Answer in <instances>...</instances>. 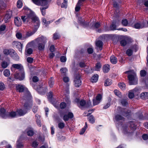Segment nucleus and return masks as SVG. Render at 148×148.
I'll list each match as a JSON object with an SVG mask.
<instances>
[{
	"label": "nucleus",
	"mask_w": 148,
	"mask_h": 148,
	"mask_svg": "<svg viewBox=\"0 0 148 148\" xmlns=\"http://www.w3.org/2000/svg\"><path fill=\"white\" fill-rule=\"evenodd\" d=\"M13 68L18 70V72L16 73L14 75V77L16 79L19 80H22L25 78V72L23 66L21 64H13L12 65Z\"/></svg>",
	"instance_id": "1"
},
{
	"label": "nucleus",
	"mask_w": 148,
	"mask_h": 148,
	"mask_svg": "<svg viewBox=\"0 0 148 148\" xmlns=\"http://www.w3.org/2000/svg\"><path fill=\"white\" fill-rule=\"evenodd\" d=\"M29 12V14H28V19L32 20V21L34 25V28L36 29V30H37L39 28L40 24V21L39 18L34 12L28 8Z\"/></svg>",
	"instance_id": "2"
},
{
	"label": "nucleus",
	"mask_w": 148,
	"mask_h": 148,
	"mask_svg": "<svg viewBox=\"0 0 148 148\" xmlns=\"http://www.w3.org/2000/svg\"><path fill=\"white\" fill-rule=\"evenodd\" d=\"M124 73L128 75L127 78L130 85H136L137 84L138 79L136 73L133 70L126 71Z\"/></svg>",
	"instance_id": "3"
},
{
	"label": "nucleus",
	"mask_w": 148,
	"mask_h": 148,
	"mask_svg": "<svg viewBox=\"0 0 148 148\" xmlns=\"http://www.w3.org/2000/svg\"><path fill=\"white\" fill-rule=\"evenodd\" d=\"M38 43L37 48L39 51H42L44 50L45 45L47 42V39L43 36H39L35 40Z\"/></svg>",
	"instance_id": "4"
},
{
	"label": "nucleus",
	"mask_w": 148,
	"mask_h": 148,
	"mask_svg": "<svg viewBox=\"0 0 148 148\" xmlns=\"http://www.w3.org/2000/svg\"><path fill=\"white\" fill-rule=\"evenodd\" d=\"M28 135V129H26L24 132H23L19 139L16 142V148H21L23 147L22 140L26 139Z\"/></svg>",
	"instance_id": "5"
},
{
	"label": "nucleus",
	"mask_w": 148,
	"mask_h": 148,
	"mask_svg": "<svg viewBox=\"0 0 148 148\" xmlns=\"http://www.w3.org/2000/svg\"><path fill=\"white\" fill-rule=\"evenodd\" d=\"M75 101L77 103V105L79 107H84L88 108L91 106V102L90 101H88L86 103L85 101L82 100L79 101V99L78 98H76L75 100Z\"/></svg>",
	"instance_id": "6"
},
{
	"label": "nucleus",
	"mask_w": 148,
	"mask_h": 148,
	"mask_svg": "<svg viewBox=\"0 0 148 148\" xmlns=\"http://www.w3.org/2000/svg\"><path fill=\"white\" fill-rule=\"evenodd\" d=\"M23 110L21 109H18L16 111L17 115L19 116H23L26 114L27 112L28 102H26L24 104Z\"/></svg>",
	"instance_id": "7"
},
{
	"label": "nucleus",
	"mask_w": 148,
	"mask_h": 148,
	"mask_svg": "<svg viewBox=\"0 0 148 148\" xmlns=\"http://www.w3.org/2000/svg\"><path fill=\"white\" fill-rule=\"evenodd\" d=\"M130 127L133 130L131 132L128 131V127L126 125H123V131L124 134H127L129 133H132L135 130L136 128V126L134 124L133 121H130Z\"/></svg>",
	"instance_id": "8"
},
{
	"label": "nucleus",
	"mask_w": 148,
	"mask_h": 148,
	"mask_svg": "<svg viewBox=\"0 0 148 148\" xmlns=\"http://www.w3.org/2000/svg\"><path fill=\"white\" fill-rule=\"evenodd\" d=\"M80 76L78 74H76L74 79V85L76 87H79L81 84V81L80 79Z\"/></svg>",
	"instance_id": "9"
},
{
	"label": "nucleus",
	"mask_w": 148,
	"mask_h": 148,
	"mask_svg": "<svg viewBox=\"0 0 148 148\" xmlns=\"http://www.w3.org/2000/svg\"><path fill=\"white\" fill-rule=\"evenodd\" d=\"M12 44L14 47L17 48L19 51H21L22 44L20 42L14 41L12 42Z\"/></svg>",
	"instance_id": "10"
},
{
	"label": "nucleus",
	"mask_w": 148,
	"mask_h": 148,
	"mask_svg": "<svg viewBox=\"0 0 148 148\" xmlns=\"http://www.w3.org/2000/svg\"><path fill=\"white\" fill-rule=\"evenodd\" d=\"M78 22L80 25L84 27L88 26L89 25V23L88 22H85L84 19L82 18L81 17H79Z\"/></svg>",
	"instance_id": "11"
},
{
	"label": "nucleus",
	"mask_w": 148,
	"mask_h": 148,
	"mask_svg": "<svg viewBox=\"0 0 148 148\" xmlns=\"http://www.w3.org/2000/svg\"><path fill=\"white\" fill-rule=\"evenodd\" d=\"M7 114L6 119L14 118H15L17 115L16 112L14 111H12L11 112H7Z\"/></svg>",
	"instance_id": "12"
},
{
	"label": "nucleus",
	"mask_w": 148,
	"mask_h": 148,
	"mask_svg": "<svg viewBox=\"0 0 148 148\" xmlns=\"http://www.w3.org/2000/svg\"><path fill=\"white\" fill-rule=\"evenodd\" d=\"M16 90L17 92H24L25 88L23 85L19 84H16Z\"/></svg>",
	"instance_id": "13"
},
{
	"label": "nucleus",
	"mask_w": 148,
	"mask_h": 148,
	"mask_svg": "<svg viewBox=\"0 0 148 148\" xmlns=\"http://www.w3.org/2000/svg\"><path fill=\"white\" fill-rule=\"evenodd\" d=\"M102 99V96L100 94H98L96 96V99H93V104L94 105L98 104L100 102Z\"/></svg>",
	"instance_id": "14"
},
{
	"label": "nucleus",
	"mask_w": 148,
	"mask_h": 148,
	"mask_svg": "<svg viewBox=\"0 0 148 148\" xmlns=\"http://www.w3.org/2000/svg\"><path fill=\"white\" fill-rule=\"evenodd\" d=\"M73 117V114L71 112H69L67 114L64 115L63 117V119L66 121H68L69 119H71Z\"/></svg>",
	"instance_id": "15"
},
{
	"label": "nucleus",
	"mask_w": 148,
	"mask_h": 148,
	"mask_svg": "<svg viewBox=\"0 0 148 148\" xmlns=\"http://www.w3.org/2000/svg\"><path fill=\"white\" fill-rule=\"evenodd\" d=\"M119 21H114L110 26V29L111 30H114L116 29V26L119 25Z\"/></svg>",
	"instance_id": "16"
},
{
	"label": "nucleus",
	"mask_w": 148,
	"mask_h": 148,
	"mask_svg": "<svg viewBox=\"0 0 148 148\" xmlns=\"http://www.w3.org/2000/svg\"><path fill=\"white\" fill-rule=\"evenodd\" d=\"M7 112L5 109L1 108L0 109V116L3 118L6 119L7 116Z\"/></svg>",
	"instance_id": "17"
},
{
	"label": "nucleus",
	"mask_w": 148,
	"mask_h": 148,
	"mask_svg": "<svg viewBox=\"0 0 148 148\" xmlns=\"http://www.w3.org/2000/svg\"><path fill=\"white\" fill-rule=\"evenodd\" d=\"M14 23L17 27L20 26L22 24L21 19L18 17H15L14 19Z\"/></svg>",
	"instance_id": "18"
},
{
	"label": "nucleus",
	"mask_w": 148,
	"mask_h": 148,
	"mask_svg": "<svg viewBox=\"0 0 148 148\" xmlns=\"http://www.w3.org/2000/svg\"><path fill=\"white\" fill-rule=\"evenodd\" d=\"M145 24L144 22H142L140 23H137L134 25V27L137 29H140L142 28L145 27Z\"/></svg>",
	"instance_id": "19"
},
{
	"label": "nucleus",
	"mask_w": 148,
	"mask_h": 148,
	"mask_svg": "<svg viewBox=\"0 0 148 148\" xmlns=\"http://www.w3.org/2000/svg\"><path fill=\"white\" fill-rule=\"evenodd\" d=\"M47 88L46 87H39L37 89L38 92L41 95H44L47 91Z\"/></svg>",
	"instance_id": "20"
},
{
	"label": "nucleus",
	"mask_w": 148,
	"mask_h": 148,
	"mask_svg": "<svg viewBox=\"0 0 148 148\" xmlns=\"http://www.w3.org/2000/svg\"><path fill=\"white\" fill-rule=\"evenodd\" d=\"M12 16V13L11 12H8L5 14L4 17V21L6 23L8 22Z\"/></svg>",
	"instance_id": "21"
},
{
	"label": "nucleus",
	"mask_w": 148,
	"mask_h": 148,
	"mask_svg": "<svg viewBox=\"0 0 148 148\" xmlns=\"http://www.w3.org/2000/svg\"><path fill=\"white\" fill-rule=\"evenodd\" d=\"M35 133L34 129L31 127H28V135L29 136H32Z\"/></svg>",
	"instance_id": "22"
},
{
	"label": "nucleus",
	"mask_w": 148,
	"mask_h": 148,
	"mask_svg": "<svg viewBox=\"0 0 148 148\" xmlns=\"http://www.w3.org/2000/svg\"><path fill=\"white\" fill-rule=\"evenodd\" d=\"M140 98L142 99H148V92H144L140 94Z\"/></svg>",
	"instance_id": "23"
},
{
	"label": "nucleus",
	"mask_w": 148,
	"mask_h": 148,
	"mask_svg": "<svg viewBox=\"0 0 148 148\" xmlns=\"http://www.w3.org/2000/svg\"><path fill=\"white\" fill-rule=\"evenodd\" d=\"M110 69V66L108 64H105L103 67V71L105 73L108 72Z\"/></svg>",
	"instance_id": "24"
},
{
	"label": "nucleus",
	"mask_w": 148,
	"mask_h": 148,
	"mask_svg": "<svg viewBox=\"0 0 148 148\" xmlns=\"http://www.w3.org/2000/svg\"><path fill=\"white\" fill-rule=\"evenodd\" d=\"M111 62L113 64H116L117 62V58L114 56H111L110 58Z\"/></svg>",
	"instance_id": "25"
},
{
	"label": "nucleus",
	"mask_w": 148,
	"mask_h": 148,
	"mask_svg": "<svg viewBox=\"0 0 148 148\" xmlns=\"http://www.w3.org/2000/svg\"><path fill=\"white\" fill-rule=\"evenodd\" d=\"M28 107L30 106L31 107L32 105V97L30 93L28 92Z\"/></svg>",
	"instance_id": "26"
},
{
	"label": "nucleus",
	"mask_w": 148,
	"mask_h": 148,
	"mask_svg": "<svg viewBox=\"0 0 148 148\" xmlns=\"http://www.w3.org/2000/svg\"><path fill=\"white\" fill-rule=\"evenodd\" d=\"M24 15L21 16V19L23 22L25 23L26 21H28V14L27 13L24 14Z\"/></svg>",
	"instance_id": "27"
},
{
	"label": "nucleus",
	"mask_w": 148,
	"mask_h": 148,
	"mask_svg": "<svg viewBox=\"0 0 148 148\" xmlns=\"http://www.w3.org/2000/svg\"><path fill=\"white\" fill-rule=\"evenodd\" d=\"M9 63L5 61H3L1 63V66L3 69L6 68L9 65Z\"/></svg>",
	"instance_id": "28"
},
{
	"label": "nucleus",
	"mask_w": 148,
	"mask_h": 148,
	"mask_svg": "<svg viewBox=\"0 0 148 148\" xmlns=\"http://www.w3.org/2000/svg\"><path fill=\"white\" fill-rule=\"evenodd\" d=\"M98 75H96L92 77L91 81L92 82H96L98 79Z\"/></svg>",
	"instance_id": "29"
},
{
	"label": "nucleus",
	"mask_w": 148,
	"mask_h": 148,
	"mask_svg": "<svg viewBox=\"0 0 148 148\" xmlns=\"http://www.w3.org/2000/svg\"><path fill=\"white\" fill-rule=\"evenodd\" d=\"M54 80L53 77H51L49 81V84L50 87H51L54 84Z\"/></svg>",
	"instance_id": "30"
},
{
	"label": "nucleus",
	"mask_w": 148,
	"mask_h": 148,
	"mask_svg": "<svg viewBox=\"0 0 148 148\" xmlns=\"http://www.w3.org/2000/svg\"><path fill=\"white\" fill-rule=\"evenodd\" d=\"M16 53V51L13 49H10V52L9 55L11 57H14Z\"/></svg>",
	"instance_id": "31"
},
{
	"label": "nucleus",
	"mask_w": 148,
	"mask_h": 148,
	"mask_svg": "<svg viewBox=\"0 0 148 148\" xmlns=\"http://www.w3.org/2000/svg\"><path fill=\"white\" fill-rule=\"evenodd\" d=\"M111 80L110 79H107L105 82L104 85L105 86H108L112 84Z\"/></svg>",
	"instance_id": "32"
},
{
	"label": "nucleus",
	"mask_w": 148,
	"mask_h": 148,
	"mask_svg": "<svg viewBox=\"0 0 148 148\" xmlns=\"http://www.w3.org/2000/svg\"><path fill=\"white\" fill-rule=\"evenodd\" d=\"M60 71L61 73L64 75H66L67 70L66 68H61Z\"/></svg>",
	"instance_id": "33"
},
{
	"label": "nucleus",
	"mask_w": 148,
	"mask_h": 148,
	"mask_svg": "<svg viewBox=\"0 0 148 148\" xmlns=\"http://www.w3.org/2000/svg\"><path fill=\"white\" fill-rule=\"evenodd\" d=\"M103 44V43L102 41L98 40L96 42V45L97 47L99 48H101L102 47Z\"/></svg>",
	"instance_id": "34"
},
{
	"label": "nucleus",
	"mask_w": 148,
	"mask_h": 148,
	"mask_svg": "<svg viewBox=\"0 0 148 148\" xmlns=\"http://www.w3.org/2000/svg\"><path fill=\"white\" fill-rule=\"evenodd\" d=\"M127 40L126 39H123L120 41V44L122 46H125L127 43Z\"/></svg>",
	"instance_id": "35"
},
{
	"label": "nucleus",
	"mask_w": 148,
	"mask_h": 148,
	"mask_svg": "<svg viewBox=\"0 0 148 148\" xmlns=\"http://www.w3.org/2000/svg\"><path fill=\"white\" fill-rule=\"evenodd\" d=\"M17 7L18 8H21L23 6V2L21 0H18L16 3Z\"/></svg>",
	"instance_id": "36"
},
{
	"label": "nucleus",
	"mask_w": 148,
	"mask_h": 148,
	"mask_svg": "<svg viewBox=\"0 0 148 148\" xmlns=\"http://www.w3.org/2000/svg\"><path fill=\"white\" fill-rule=\"evenodd\" d=\"M4 75L6 77H8L9 76L10 74V71L9 70L6 69L3 71Z\"/></svg>",
	"instance_id": "37"
},
{
	"label": "nucleus",
	"mask_w": 148,
	"mask_h": 148,
	"mask_svg": "<svg viewBox=\"0 0 148 148\" xmlns=\"http://www.w3.org/2000/svg\"><path fill=\"white\" fill-rule=\"evenodd\" d=\"M118 86L122 90H124L125 88L126 85L123 82L119 83Z\"/></svg>",
	"instance_id": "38"
},
{
	"label": "nucleus",
	"mask_w": 148,
	"mask_h": 148,
	"mask_svg": "<svg viewBox=\"0 0 148 148\" xmlns=\"http://www.w3.org/2000/svg\"><path fill=\"white\" fill-rule=\"evenodd\" d=\"M10 49H5L3 50V52L5 56H7L10 54Z\"/></svg>",
	"instance_id": "39"
},
{
	"label": "nucleus",
	"mask_w": 148,
	"mask_h": 148,
	"mask_svg": "<svg viewBox=\"0 0 148 148\" xmlns=\"http://www.w3.org/2000/svg\"><path fill=\"white\" fill-rule=\"evenodd\" d=\"M121 24L124 26H127L128 25V21L126 19H124L122 21Z\"/></svg>",
	"instance_id": "40"
},
{
	"label": "nucleus",
	"mask_w": 148,
	"mask_h": 148,
	"mask_svg": "<svg viewBox=\"0 0 148 148\" xmlns=\"http://www.w3.org/2000/svg\"><path fill=\"white\" fill-rule=\"evenodd\" d=\"M115 119L116 121H119L121 120H123L124 119L121 115L118 114L116 116Z\"/></svg>",
	"instance_id": "41"
},
{
	"label": "nucleus",
	"mask_w": 148,
	"mask_h": 148,
	"mask_svg": "<svg viewBox=\"0 0 148 148\" xmlns=\"http://www.w3.org/2000/svg\"><path fill=\"white\" fill-rule=\"evenodd\" d=\"M88 119L91 123H93L95 122V120L94 117L92 116H90L88 118Z\"/></svg>",
	"instance_id": "42"
},
{
	"label": "nucleus",
	"mask_w": 148,
	"mask_h": 148,
	"mask_svg": "<svg viewBox=\"0 0 148 148\" xmlns=\"http://www.w3.org/2000/svg\"><path fill=\"white\" fill-rule=\"evenodd\" d=\"M121 103L122 105L124 106H125L128 104V103L125 99H123L121 100Z\"/></svg>",
	"instance_id": "43"
},
{
	"label": "nucleus",
	"mask_w": 148,
	"mask_h": 148,
	"mask_svg": "<svg viewBox=\"0 0 148 148\" xmlns=\"http://www.w3.org/2000/svg\"><path fill=\"white\" fill-rule=\"evenodd\" d=\"M67 6V1H65L62 3L61 5V7L62 8H66Z\"/></svg>",
	"instance_id": "44"
},
{
	"label": "nucleus",
	"mask_w": 148,
	"mask_h": 148,
	"mask_svg": "<svg viewBox=\"0 0 148 148\" xmlns=\"http://www.w3.org/2000/svg\"><path fill=\"white\" fill-rule=\"evenodd\" d=\"M131 112L130 110H128L126 112H124L122 113V114L124 116H127L130 115L131 114Z\"/></svg>",
	"instance_id": "45"
},
{
	"label": "nucleus",
	"mask_w": 148,
	"mask_h": 148,
	"mask_svg": "<svg viewBox=\"0 0 148 148\" xmlns=\"http://www.w3.org/2000/svg\"><path fill=\"white\" fill-rule=\"evenodd\" d=\"M82 5L77 3L75 8V11L76 12L79 11L80 9V6Z\"/></svg>",
	"instance_id": "46"
},
{
	"label": "nucleus",
	"mask_w": 148,
	"mask_h": 148,
	"mask_svg": "<svg viewBox=\"0 0 148 148\" xmlns=\"http://www.w3.org/2000/svg\"><path fill=\"white\" fill-rule=\"evenodd\" d=\"M114 92L115 95L117 96L120 97L121 96V92L118 90H114Z\"/></svg>",
	"instance_id": "47"
},
{
	"label": "nucleus",
	"mask_w": 148,
	"mask_h": 148,
	"mask_svg": "<svg viewBox=\"0 0 148 148\" xmlns=\"http://www.w3.org/2000/svg\"><path fill=\"white\" fill-rule=\"evenodd\" d=\"M42 22L44 23V24L46 25L49 24L51 23L50 21H47L45 18H42Z\"/></svg>",
	"instance_id": "48"
},
{
	"label": "nucleus",
	"mask_w": 148,
	"mask_h": 148,
	"mask_svg": "<svg viewBox=\"0 0 148 148\" xmlns=\"http://www.w3.org/2000/svg\"><path fill=\"white\" fill-rule=\"evenodd\" d=\"M146 72L145 70H141L140 71V74L141 77H145L146 75Z\"/></svg>",
	"instance_id": "49"
},
{
	"label": "nucleus",
	"mask_w": 148,
	"mask_h": 148,
	"mask_svg": "<svg viewBox=\"0 0 148 148\" xmlns=\"http://www.w3.org/2000/svg\"><path fill=\"white\" fill-rule=\"evenodd\" d=\"M58 126L60 129H62L64 127L65 124L64 123L60 122L58 124Z\"/></svg>",
	"instance_id": "50"
},
{
	"label": "nucleus",
	"mask_w": 148,
	"mask_h": 148,
	"mask_svg": "<svg viewBox=\"0 0 148 148\" xmlns=\"http://www.w3.org/2000/svg\"><path fill=\"white\" fill-rule=\"evenodd\" d=\"M5 88L4 84L2 82H0V90H3Z\"/></svg>",
	"instance_id": "51"
},
{
	"label": "nucleus",
	"mask_w": 148,
	"mask_h": 148,
	"mask_svg": "<svg viewBox=\"0 0 148 148\" xmlns=\"http://www.w3.org/2000/svg\"><path fill=\"white\" fill-rule=\"evenodd\" d=\"M87 127V126H84V127L81 129V131L80 132L79 134L81 135L83 134L85 132Z\"/></svg>",
	"instance_id": "52"
},
{
	"label": "nucleus",
	"mask_w": 148,
	"mask_h": 148,
	"mask_svg": "<svg viewBox=\"0 0 148 148\" xmlns=\"http://www.w3.org/2000/svg\"><path fill=\"white\" fill-rule=\"evenodd\" d=\"M16 38L18 39H21L22 38V34L21 33L17 32L16 34Z\"/></svg>",
	"instance_id": "53"
},
{
	"label": "nucleus",
	"mask_w": 148,
	"mask_h": 148,
	"mask_svg": "<svg viewBox=\"0 0 148 148\" xmlns=\"http://www.w3.org/2000/svg\"><path fill=\"white\" fill-rule=\"evenodd\" d=\"M25 54L26 56V59L27 62H28V57L27 56H28V44H27L26 46Z\"/></svg>",
	"instance_id": "54"
},
{
	"label": "nucleus",
	"mask_w": 148,
	"mask_h": 148,
	"mask_svg": "<svg viewBox=\"0 0 148 148\" xmlns=\"http://www.w3.org/2000/svg\"><path fill=\"white\" fill-rule=\"evenodd\" d=\"M132 50L131 49H128L127 50L126 53L129 56H131L132 54Z\"/></svg>",
	"instance_id": "55"
},
{
	"label": "nucleus",
	"mask_w": 148,
	"mask_h": 148,
	"mask_svg": "<svg viewBox=\"0 0 148 148\" xmlns=\"http://www.w3.org/2000/svg\"><path fill=\"white\" fill-rule=\"evenodd\" d=\"M60 107L61 109H64L65 108L66 106V103L64 102H62L60 104Z\"/></svg>",
	"instance_id": "56"
},
{
	"label": "nucleus",
	"mask_w": 148,
	"mask_h": 148,
	"mask_svg": "<svg viewBox=\"0 0 148 148\" xmlns=\"http://www.w3.org/2000/svg\"><path fill=\"white\" fill-rule=\"evenodd\" d=\"M6 28V26L5 25H2L0 26V31L2 32L4 31Z\"/></svg>",
	"instance_id": "57"
},
{
	"label": "nucleus",
	"mask_w": 148,
	"mask_h": 148,
	"mask_svg": "<svg viewBox=\"0 0 148 148\" xmlns=\"http://www.w3.org/2000/svg\"><path fill=\"white\" fill-rule=\"evenodd\" d=\"M134 94L131 91H130L128 94V97L130 99H132L134 97Z\"/></svg>",
	"instance_id": "58"
},
{
	"label": "nucleus",
	"mask_w": 148,
	"mask_h": 148,
	"mask_svg": "<svg viewBox=\"0 0 148 148\" xmlns=\"http://www.w3.org/2000/svg\"><path fill=\"white\" fill-rule=\"evenodd\" d=\"M60 37V36L58 35L57 33H55L53 35V38L54 40H56L58 39Z\"/></svg>",
	"instance_id": "59"
},
{
	"label": "nucleus",
	"mask_w": 148,
	"mask_h": 148,
	"mask_svg": "<svg viewBox=\"0 0 148 148\" xmlns=\"http://www.w3.org/2000/svg\"><path fill=\"white\" fill-rule=\"evenodd\" d=\"M66 60V58L64 56H62L60 58V61L63 62H65Z\"/></svg>",
	"instance_id": "60"
},
{
	"label": "nucleus",
	"mask_w": 148,
	"mask_h": 148,
	"mask_svg": "<svg viewBox=\"0 0 148 148\" xmlns=\"http://www.w3.org/2000/svg\"><path fill=\"white\" fill-rule=\"evenodd\" d=\"M100 27V24L99 23L97 22L94 24V27L95 28H98Z\"/></svg>",
	"instance_id": "61"
},
{
	"label": "nucleus",
	"mask_w": 148,
	"mask_h": 148,
	"mask_svg": "<svg viewBox=\"0 0 148 148\" xmlns=\"http://www.w3.org/2000/svg\"><path fill=\"white\" fill-rule=\"evenodd\" d=\"M14 60H18L19 59V57L18 55L16 53V54L15 55L14 57H12Z\"/></svg>",
	"instance_id": "62"
},
{
	"label": "nucleus",
	"mask_w": 148,
	"mask_h": 148,
	"mask_svg": "<svg viewBox=\"0 0 148 148\" xmlns=\"http://www.w3.org/2000/svg\"><path fill=\"white\" fill-rule=\"evenodd\" d=\"M87 51L89 54H92L93 51V49L92 48H88L87 49Z\"/></svg>",
	"instance_id": "63"
},
{
	"label": "nucleus",
	"mask_w": 148,
	"mask_h": 148,
	"mask_svg": "<svg viewBox=\"0 0 148 148\" xmlns=\"http://www.w3.org/2000/svg\"><path fill=\"white\" fill-rule=\"evenodd\" d=\"M36 123L38 126L40 127L42 126L40 120L36 119Z\"/></svg>",
	"instance_id": "64"
}]
</instances>
